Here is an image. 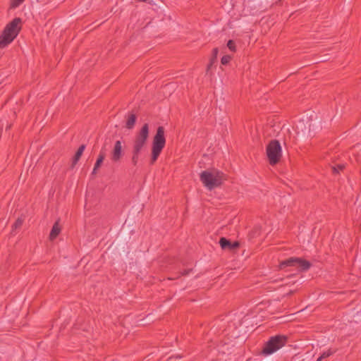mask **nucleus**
I'll use <instances>...</instances> for the list:
<instances>
[{
	"mask_svg": "<svg viewBox=\"0 0 361 361\" xmlns=\"http://www.w3.org/2000/svg\"><path fill=\"white\" fill-rule=\"evenodd\" d=\"M21 18H15L6 25L0 35V49H4L16 39L21 30Z\"/></svg>",
	"mask_w": 361,
	"mask_h": 361,
	"instance_id": "f257e3e1",
	"label": "nucleus"
},
{
	"mask_svg": "<svg viewBox=\"0 0 361 361\" xmlns=\"http://www.w3.org/2000/svg\"><path fill=\"white\" fill-rule=\"evenodd\" d=\"M200 179L208 190H212L215 188L220 187L226 180V176L216 169L207 170L200 174Z\"/></svg>",
	"mask_w": 361,
	"mask_h": 361,
	"instance_id": "f03ea898",
	"label": "nucleus"
},
{
	"mask_svg": "<svg viewBox=\"0 0 361 361\" xmlns=\"http://www.w3.org/2000/svg\"><path fill=\"white\" fill-rule=\"evenodd\" d=\"M165 130L163 126H159L157 133L153 137L152 145V154L150 159V164L153 165L157 160L163 149L165 147Z\"/></svg>",
	"mask_w": 361,
	"mask_h": 361,
	"instance_id": "7ed1b4c3",
	"label": "nucleus"
},
{
	"mask_svg": "<svg viewBox=\"0 0 361 361\" xmlns=\"http://www.w3.org/2000/svg\"><path fill=\"white\" fill-rule=\"evenodd\" d=\"M287 340V337L283 335H277L271 337L265 343L262 351V354L269 355L275 353L286 345Z\"/></svg>",
	"mask_w": 361,
	"mask_h": 361,
	"instance_id": "20e7f679",
	"label": "nucleus"
},
{
	"mask_svg": "<svg viewBox=\"0 0 361 361\" xmlns=\"http://www.w3.org/2000/svg\"><path fill=\"white\" fill-rule=\"evenodd\" d=\"M267 156L269 163L271 165L278 164L282 157V149L277 140H271L267 146Z\"/></svg>",
	"mask_w": 361,
	"mask_h": 361,
	"instance_id": "39448f33",
	"label": "nucleus"
},
{
	"mask_svg": "<svg viewBox=\"0 0 361 361\" xmlns=\"http://www.w3.org/2000/svg\"><path fill=\"white\" fill-rule=\"evenodd\" d=\"M311 264L310 262L299 257H290L286 260L281 261L279 265L281 270L286 269V267H296L300 271H304L310 269Z\"/></svg>",
	"mask_w": 361,
	"mask_h": 361,
	"instance_id": "423d86ee",
	"label": "nucleus"
},
{
	"mask_svg": "<svg viewBox=\"0 0 361 361\" xmlns=\"http://www.w3.org/2000/svg\"><path fill=\"white\" fill-rule=\"evenodd\" d=\"M123 155V143L121 140H117L114 143V146L111 152V159L114 162H117L120 161Z\"/></svg>",
	"mask_w": 361,
	"mask_h": 361,
	"instance_id": "0eeeda50",
	"label": "nucleus"
},
{
	"mask_svg": "<svg viewBox=\"0 0 361 361\" xmlns=\"http://www.w3.org/2000/svg\"><path fill=\"white\" fill-rule=\"evenodd\" d=\"M149 137V124L145 123L137 135L135 136V140L140 142L145 143Z\"/></svg>",
	"mask_w": 361,
	"mask_h": 361,
	"instance_id": "6e6552de",
	"label": "nucleus"
},
{
	"mask_svg": "<svg viewBox=\"0 0 361 361\" xmlns=\"http://www.w3.org/2000/svg\"><path fill=\"white\" fill-rule=\"evenodd\" d=\"M219 244L223 250H233L239 247V243L238 241L231 243L224 237L220 238Z\"/></svg>",
	"mask_w": 361,
	"mask_h": 361,
	"instance_id": "1a4fd4ad",
	"label": "nucleus"
},
{
	"mask_svg": "<svg viewBox=\"0 0 361 361\" xmlns=\"http://www.w3.org/2000/svg\"><path fill=\"white\" fill-rule=\"evenodd\" d=\"M61 228L59 226V221H56L52 226L51 232L49 233L50 240H54L61 233Z\"/></svg>",
	"mask_w": 361,
	"mask_h": 361,
	"instance_id": "9d476101",
	"label": "nucleus"
},
{
	"mask_svg": "<svg viewBox=\"0 0 361 361\" xmlns=\"http://www.w3.org/2000/svg\"><path fill=\"white\" fill-rule=\"evenodd\" d=\"M105 159V153L104 152H103L102 150L99 152V156L97 157V159L94 164V169L92 170V174H96L97 173V170L99 169V168L101 166L103 161Z\"/></svg>",
	"mask_w": 361,
	"mask_h": 361,
	"instance_id": "9b49d317",
	"label": "nucleus"
},
{
	"mask_svg": "<svg viewBox=\"0 0 361 361\" xmlns=\"http://www.w3.org/2000/svg\"><path fill=\"white\" fill-rule=\"evenodd\" d=\"M218 53H219L218 48L213 49V50H212V57H211V59L209 60V64L207 65V71H206L207 73H209L210 72V70H211L212 67L216 62Z\"/></svg>",
	"mask_w": 361,
	"mask_h": 361,
	"instance_id": "f8f14e48",
	"label": "nucleus"
},
{
	"mask_svg": "<svg viewBox=\"0 0 361 361\" xmlns=\"http://www.w3.org/2000/svg\"><path fill=\"white\" fill-rule=\"evenodd\" d=\"M136 119H137L136 116L134 114H130L127 119L126 127L128 129H132L135 124Z\"/></svg>",
	"mask_w": 361,
	"mask_h": 361,
	"instance_id": "ddd939ff",
	"label": "nucleus"
},
{
	"mask_svg": "<svg viewBox=\"0 0 361 361\" xmlns=\"http://www.w3.org/2000/svg\"><path fill=\"white\" fill-rule=\"evenodd\" d=\"M145 145V143L134 140L132 152L140 154Z\"/></svg>",
	"mask_w": 361,
	"mask_h": 361,
	"instance_id": "4468645a",
	"label": "nucleus"
},
{
	"mask_svg": "<svg viewBox=\"0 0 361 361\" xmlns=\"http://www.w3.org/2000/svg\"><path fill=\"white\" fill-rule=\"evenodd\" d=\"M25 0H11L10 1V8L15 9L22 4Z\"/></svg>",
	"mask_w": 361,
	"mask_h": 361,
	"instance_id": "2eb2a0df",
	"label": "nucleus"
},
{
	"mask_svg": "<svg viewBox=\"0 0 361 361\" xmlns=\"http://www.w3.org/2000/svg\"><path fill=\"white\" fill-rule=\"evenodd\" d=\"M140 155V154L132 152L131 161H132V164L133 166H135L137 165V164L139 162Z\"/></svg>",
	"mask_w": 361,
	"mask_h": 361,
	"instance_id": "dca6fc26",
	"label": "nucleus"
},
{
	"mask_svg": "<svg viewBox=\"0 0 361 361\" xmlns=\"http://www.w3.org/2000/svg\"><path fill=\"white\" fill-rule=\"evenodd\" d=\"M227 47L233 52H235L236 51L235 43L232 39L228 41Z\"/></svg>",
	"mask_w": 361,
	"mask_h": 361,
	"instance_id": "f3484780",
	"label": "nucleus"
},
{
	"mask_svg": "<svg viewBox=\"0 0 361 361\" xmlns=\"http://www.w3.org/2000/svg\"><path fill=\"white\" fill-rule=\"evenodd\" d=\"M344 169V165L338 164L335 166H332V171L334 173H338L340 171H342Z\"/></svg>",
	"mask_w": 361,
	"mask_h": 361,
	"instance_id": "a211bd4d",
	"label": "nucleus"
},
{
	"mask_svg": "<svg viewBox=\"0 0 361 361\" xmlns=\"http://www.w3.org/2000/svg\"><path fill=\"white\" fill-rule=\"evenodd\" d=\"M82 154V153H80L79 151L77 150V152L73 159V165H75L77 164V162L80 159Z\"/></svg>",
	"mask_w": 361,
	"mask_h": 361,
	"instance_id": "6ab92c4d",
	"label": "nucleus"
},
{
	"mask_svg": "<svg viewBox=\"0 0 361 361\" xmlns=\"http://www.w3.org/2000/svg\"><path fill=\"white\" fill-rule=\"evenodd\" d=\"M231 59V57L229 55H225L221 58V63L223 65H226L230 62Z\"/></svg>",
	"mask_w": 361,
	"mask_h": 361,
	"instance_id": "aec40b11",
	"label": "nucleus"
},
{
	"mask_svg": "<svg viewBox=\"0 0 361 361\" xmlns=\"http://www.w3.org/2000/svg\"><path fill=\"white\" fill-rule=\"evenodd\" d=\"M23 221L21 219L18 218L13 224V228H18L21 227V226L23 225Z\"/></svg>",
	"mask_w": 361,
	"mask_h": 361,
	"instance_id": "412c9836",
	"label": "nucleus"
},
{
	"mask_svg": "<svg viewBox=\"0 0 361 361\" xmlns=\"http://www.w3.org/2000/svg\"><path fill=\"white\" fill-rule=\"evenodd\" d=\"M333 353H334L333 351H331V350H329L328 351L324 352L322 354V357L326 358V357H329L330 355H331Z\"/></svg>",
	"mask_w": 361,
	"mask_h": 361,
	"instance_id": "4be33fe9",
	"label": "nucleus"
},
{
	"mask_svg": "<svg viewBox=\"0 0 361 361\" xmlns=\"http://www.w3.org/2000/svg\"><path fill=\"white\" fill-rule=\"evenodd\" d=\"M85 149V145H82L79 147V148L78 149V151H79L80 153H83Z\"/></svg>",
	"mask_w": 361,
	"mask_h": 361,
	"instance_id": "5701e85b",
	"label": "nucleus"
},
{
	"mask_svg": "<svg viewBox=\"0 0 361 361\" xmlns=\"http://www.w3.org/2000/svg\"><path fill=\"white\" fill-rule=\"evenodd\" d=\"M192 271V269H185L183 272L181 273V275L185 276L189 274V273Z\"/></svg>",
	"mask_w": 361,
	"mask_h": 361,
	"instance_id": "b1692460",
	"label": "nucleus"
},
{
	"mask_svg": "<svg viewBox=\"0 0 361 361\" xmlns=\"http://www.w3.org/2000/svg\"><path fill=\"white\" fill-rule=\"evenodd\" d=\"M179 359H180V357H171L166 361H176V360H179Z\"/></svg>",
	"mask_w": 361,
	"mask_h": 361,
	"instance_id": "393cba45",
	"label": "nucleus"
},
{
	"mask_svg": "<svg viewBox=\"0 0 361 361\" xmlns=\"http://www.w3.org/2000/svg\"><path fill=\"white\" fill-rule=\"evenodd\" d=\"M324 359V357H322V355L318 357L317 361H322V360Z\"/></svg>",
	"mask_w": 361,
	"mask_h": 361,
	"instance_id": "a878e982",
	"label": "nucleus"
},
{
	"mask_svg": "<svg viewBox=\"0 0 361 361\" xmlns=\"http://www.w3.org/2000/svg\"><path fill=\"white\" fill-rule=\"evenodd\" d=\"M139 1H141V2H147V0H138Z\"/></svg>",
	"mask_w": 361,
	"mask_h": 361,
	"instance_id": "bb28decb",
	"label": "nucleus"
}]
</instances>
